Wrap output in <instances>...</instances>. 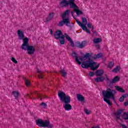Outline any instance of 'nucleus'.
Segmentation results:
<instances>
[{"label": "nucleus", "instance_id": "1", "mask_svg": "<svg viewBox=\"0 0 128 128\" xmlns=\"http://www.w3.org/2000/svg\"><path fill=\"white\" fill-rule=\"evenodd\" d=\"M54 37L56 40H59L60 44H64V38H66V40L70 42L71 46L74 47V43L72 38L66 33L64 34H62V32L60 30H58L54 33Z\"/></svg>", "mask_w": 128, "mask_h": 128}, {"label": "nucleus", "instance_id": "2", "mask_svg": "<svg viewBox=\"0 0 128 128\" xmlns=\"http://www.w3.org/2000/svg\"><path fill=\"white\" fill-rule=\"evenodd\" d=\"M115 90L108 88L106 90L102 91V94L104 96L103 100L105 102H106L108 106H112V104L110 100V98H112L113 100H114L116 99L114 98V94H116Z\"/></svg>", "mask_w": 128, "mask_h": 128}, {"label": "nucleus", "instance_id": "3", "mask_svg": "<svg viewBox=\"0 0 128 128\" xmlns=\"http://www.w3.org/2000/svg\"><path fill=\"white\" fill-rule=\"evenodd\" d=\"M70 11L69 10H66L62 15V20L59 22L58 26H64V24L66 26H70V18H66V16H70Z\"/></svg>", "mask_w": 128, "mask_h": 128}, {"label": "nucleus", "instance_id": "4", "mask_svg": "<svg viewBox=\"0 0 128 128\" xmlns=\"http://www.w3.org/2000/svg\"><path fill=\"white\" fill-rule=\"evenodd\" d=\"M22 50H27L28 54H34L36 52V48L28 44V38H26L24 40V43L21 46Z\"/></svg>", "mask_w": 128, "mask_h": 128}, {"label": "nucleus", "instance_id": "5", "mask_svg": "<svg viewBox=\"0 0 128 128\" xmlns=\"http://www.w3.org/2000/svg\"><path fill=\"white\" fill-rule=\"evenodd\" d=\"M36 124L40 128H54V124H50V122L48 120H46L45 121H44V120L42 119H38L36 120Z\"/></svg>", "mask_w": 128, "mask_h": 128}, {"label": "nucleus", "instance_id": "6", "mask_svg": "<svg viewBox=\"0 0 128 128\" xmlns=\"http://www.w3.org/2000/svg\"><path fill=\"white\" fill-rule=\"evenodd\" d=\"M96 62H90V60H88L87 61H85L82 62V64L81 66L83 68H90L92 70H98V68L99 65L96 66Z\"/></svg>", "mask_w": 128, "mask_h": 128}, {"label": "nucleus", "instance_id": "7", "mask_svg": "<svg viewBox=\"0 0 128 128\" xmlns=\"http://www.w3.org/2000/svg\"><path fill=\"white\" fill-rule=\"evenodd\" d=\"M58 96L60 98V100L64 102V104L70 103V96L66 94V93L64 92H61L58 93Z\"/></svg>", "mask_w": 128, "mask_h": 128}, {"label": "nucleus", "instance_id": "8", "mask_svg": "<svg viewBox=\"0 0 128 128\" xmlns=\"http://www.w3.org/2000/svg\"><path fill=\"white\" fill-rule=\"evenodd\" d=\"M86 44H88V42L86 40L82 41V42L80 41H77L75 42V46L79 48H84Z\"/></svg>", "mask_w": 128, "mask_h": 128}, {"label": "nucleus", "instance_id": "9", "mask_svg": "<svg viewBox=\"0 0 128 128\" xmlns=\"http://www.w3.org/2000/svg\"><path fill=\"white\" fill-rule=\"evenodd\" d=\"M90 53H86L85 55L82 56L81 57H79V60H81V62H84L86 60H88V58L89 60H90Z\"/></svg>", "mask_w": 128, "mask_h": 128}, {"label": "nucleus", "instance_id": "10", "mask_svg": "<svg viewBox=\"0 0 128 128\" xmlns=\"http://www.w3.org/2000/svg\"><path fill=\"white\" fill-rule=\"evenodd\" d=\"M18 36L19 38V40H23V44H24V40H25L26 38H24V31L22 30H18L17 32Z\"/></svg>", "mask_w": 128, "mask_h": 128}, {"label": "nucleus", "instance_id": "11", "mask_svg": "<svg viewBox=\"0 0 128 128\" xmlns=\"http://www.w3.org/2000/svg\"><path fill=\"white\" fill-rule=\"evenodd\" d=\"M72 56L73 58H76V62L78 64H82V62H80V60H78V54L76 52H73L72 54Z\"/></svg>", "mask_w": 128, "mask_h": 128}, {"label": "nucleus", "instance_id": "12", "mask_svg": "<svg viewBox=\"0 0 128 128\" xmlns=\"http://www.w3.org/2000/svg\"><path fill=\"white\" fill-rule=\"evenodd\" d=\"M34 94H35V96H37L38 98H40V100H42V98H46V95L40 94V92L38 91H36L35 92H34Z\"/></svg>", "mask_w": 128, "mask_h": 128}, {"label": "nucleus", "instance_id": "13", "mask_svg": "<svg viewBox=\"0 0 128 128\" xmlns=\"http://www.w3.org/2000/svg\"><path fill=\"white\" fill-rule=\"evenodd\" d=\"M60 6L62 8H65L68 6V2L66 0H62L60 3Z\"/></svg>", "mask_w": 128, "mask_h": 128}, {"label": "nucleus", "instance_id": "14", "mask_svg": "<svg viewBox=\"0 0 128 128\" xmlns=\"http://www.w3.org/2000/svg\"><path fill=\"white\" fill-rule=\"evenodd\" d=\"M63 108H64L65 110H70L72 108V105H70V103L63 104Z\"/></svg>", "mask_w": 128, "mask_h": 128}, {"label": "nucleus", "instance_id": "15", "mask_svg": "<svg viewBox=\"0 0 128 128\" xmlns=\"http://www.w3.org/2000/svg\"><path fill=\"white\" fill-rule=\"evenodd\" d=\"M102 74H104V70H98L95 72V76H102Z\"/></svg>", "mask_w": 128, "mask_h": 128}, {"label": "nucleus", "instance_id": "16", "mask_svg": "<svg viewBox=\"0 0 128 128\" xmlns=\"http://www.w3.org/2000/svg\"><path fill=\"white\" fill-rule=\"evenodd\" d=\"M96 82H102L104 80V77L100 76L94 78Z\"/></svg>", "mask_w": 128, "mask_h": 128}, {"label": "nucleus", "instance_id": "17", "mask_svg": "<svg viewBox=\"0 0 128 128\" xmlns=\"http://www.w3.org/2000/svg\"><path fill=\"white\" fill-rule=\"evenodd\" d=\"M68 4H70L71 8H76L78 7L76 3H74V1L68 2Z\"/></svg>", "mask_w": 128, "mask_h": 128}, {"label": "nucleus", "instance_id": "18", "mask_svg": "<svg viewBox=\"0 0 128 128\" xmlns=\"http://www.w3.org/2000/svg\"><path fill=\"white\" fill-rule=\"evenodd\" d=\"M74 12L76 13V14H77V16H80V14H82V12L80 10L78 7L74 8Z\"/></svg>", "mask_w": 128, "mask_h": 128}, {"label": "nucleus", "instance_id": "19", "mask_svg": "<svg viewBox=\"0 0 128 128\" xmlns=\"http://www.w3.org/2000/svg\"><path fill=\"white\" fill-rule=\"evenodd\" d=\"M54 12H52L50 13L48 18H46L47 22H50V20H52L54 17Z\"/></svg>", "mask_w": 128, "mask_h": 128}, {"label": "nucleus", "instance_id": "20", "mask_svg": "<svg viewBox=\"0 0 128 128\" xmlns=\"http://www.w3.org/2000/svg\"><path fill=\"white\" fill-rule=\"evenodd\" d=\"M122 110H119L117 111L116 114H115L117 120H120V114H122Z\"/></svg>", "mask_w": 128, "mask_h": 128}, {"label": "nucleus", "instance_id": "21", "mask_svg": "<svg viewBox=\"0 0 128 128\" xmlns=\"http://www.w3.org/2000/svg\"><path fill=\"white\" fill-rule=\"evenodd\" d=\"M12 94L15 98V100H18V96H20V92L18 91H12Z\"/></svg>", "mask_w": 128, "mask_h": 128}, {"label": "nucleus", "instance_id": "22", "mask_svg": "<svg viewBox=\"0 0 128 128\" xmlns=\"http://www.w3.org/2000/svg\"><path fill=\"white\" fill-rule=\"evenodd\" d=\"M77 99L80 102H84L85 100L84 97V96H82V95L80 94H77Z\"/></svg>", "mask_w": 128, "mask_h": 128}, {"label": "nucleus", "instance_id": "23", "mask_svg": "<svg viewBox=\"0 0 128 128\" xmlns=\"http://www.w3.org/2000/svg\"><path fill=\"white\" fill-rule=\"evenodd\" d=\"M120 80V77L118 76H115L112 80L110 82L111 84H116V82Z\"/></svg>", "mask_w": 128, "mask_h": 128}, {"label": "nucleus", "instance_id": "24", "mask_svg": "<svg viewBox=\"0 0 128 128\" xmlns=\"http://www.w3.org/2000/svg\"><path fill=\"white\" fill-rule=\"evenodd\" d=\"M37 72L38 73V77L39 78H44V74L42 71H40L37 69Z\"/></svg>", "mask_w": 128, "mask_h": 128}, {"label": "nucleus", "instance_id": "25", "mask_svg": "<svg viewBox=\"0 0 128 128\" xmlns=\"http://www.w3.org/2000/svg\"><path fill=\"white\" fill-rule=\"evenodd\" d=\"M115 88L118 92H124V90L119 86H115Z\"/></svg>", "mask_w": 128, "mask_h": 128}, {"label": "nucleus", "instance_id": "26", "mask_svg": "<svg viewBox=\"0 0 128 128\" xmlns=\"http://www.w3.org/2000/svg\"><path fill=\"white\" fill-rule=\"evenodd\" d=\"M102 40L101 38H96L94 40V44H100V42H102Z\"/></svg>", "mask_w": 128, "mask_h": 128}, {"label": "nucleus", "instance_id": "27", "mask_svg": "<svg viewBox=\"0 0 128 128\" xmlns=\"http://www.w3.org/2000/svg\"><path fill=\"white\" fill-rule=\"evenodd\" d=\"M102 57V54L99 53L96 55H95L94 57V60H96V58H100Z\"/></svg>", "mask_w": 128, "mask_h": 128}, {"label": "nucleus", "instance_id": "28", "mask_svg": "<svg viewBox=\"0 0 128 128\" xmlns=\"http://www.w3.org/2000/svg\"><path fill=\"white\" fill-rule=\"evenodd\" d=\"M119 70H120V66H117L112 70V72H118Z\"/></svg>", "mask_w": 128, "mask_h": 128}, {"label": "nucleus", "instance_id": "29", "mask_svg": "<svg viewBox=\"0 0 128 128\" xmlns=\"http://www.w3.org/2000/svg\"><path fill=\"white\" fill-rule=\"evenodd\" d=\"M60 74H62V76L64 78L66 76V70H61L60 71Z\"/></svg>", "mask_w": 128, "mask_h": 128}, {"label": "nucleus", "instance_id": "30", "mask_svg": "<svg viewBox=\"0 0 128 128\" xmlns=\"http://www.w3.org/2000/svg\"><path fill=\"white\" fill-rule=\"evenodd\" d=\"M126 98V95H122L120 98H119V101L120 102H124V98Z\"/></svg>", "mask_w": 128, "mask_h": 128}, {"label": "nucleus", "instance_id": "31", "mask_svg": "<svg viewBox=\"0 0 128 128\" xmlns=\"http://www.w3.org/2000/svg\"><path fill=\"white\" fill-rule=\"evenodd\" d=\"M82 22L83 24H88V20H86V18H82Z\"/></svg>", "mask_w": 128, "mask_h": 128}, {"label": "nucleus", "instance_id": "32", "mask_svg": "<svg viewBox=\"0 0 128 128\" xmlns=\"http://www.w3.org/2000/svg\"><path fill=\"white\" fill-rule=\"evenodd\" d=\"M124 115L122 116V118L124 119V120H128V114H126V112H124Z\"/></svg>", "mask_w": 128, "mask_h": 128}, {"label": "nucleus", "instance_id": "33", "mask_svg": "<svg viewBox=\"0 0 128 128\" xmlns=\"http://www.w3.org/2000/svg\"><path fill=\"white\" fill-rule=\"evenodd\" d=\"M25 84L27 86H30V82L28 79H25Z\"/></svg>", "mask_w": 128, "mask_h": 128}, {"label": "nucleus", "instance_id": "34", "mask_svg": "<svg viewBox=\"0 0 128 128\" xmlns=\"http://www.w3.org/2000/svg\"><path fill=\"white\" fill-rule=\"evenodd\" d=\"M114 66V62H110L108 64V68H112V66Z\"/></svg>", "mask_w": 128, "mask_h": 128}, {"label": "nucleus", "instance_id": "35", "mask_svg": "<svg viewBox=\"0 0 128 128\" xmlns=\"http://www.w3.org/2000/svg\"><path fill=\"white\" fill-rule=\"evenodd\" d=\"M40 106H43V108H46V107L48 106V104L44 102H42V104H40Z\"/></svg>", "mask_w": 128, "mask_h": 128}, {"label": "nucleus", "instance_id": "36", "mask_svg": "<svg viewBox=\"0 0 128 128\" xmlns=\"http://www.w3.org/2000/svg\"><path fill=\"white\" fill-rule=\"evenodd\" d=\"M80 28H82L83 30H85V31H86L88 28L86 26V25H84V24Z\"/></svg>", "mask_w": 128, "mask_h": 128}, {"label": "nucleus", "instance_id": "37", "mask_svg": "<svg viewBox=\"0 0 128 128\" xmlns=\"http://www.w3.org/2000/svg\"><path fill=\"white\" fill-rule=\"evenodd\" d=\"M76 22L78 24V26H82L84 24L82 23V22L78 21V20H76Z\"/></svg>", "mask_w": 128, "mask_h": 128}, {"label": "nucleus", "instance_id": "38", "mask_svg": "<svg viewBox=\"0 0 128 128\" xmlns=\"http://www.w3.org/2000/svg\"><path fill=\"white\" fill-rule=\"evenodd\" d=\"M88 75L90 76V78H92V76H94V72H90L88 73Z\"/></svg>", "mask_w": 128, "mask_h": 128}, {"label": "nucleus", "instance_id": "39", "mask_svg": "<svg viewBox=\"0 0 128 128\" xmlns=\"http://www.w3.org/2000/svg\"><path fill=\"white\" fill-rule=\"evenodd\" d=\"M11 60L12 62H14V64H18V60H16L14 58L12 57L11 58Z\"/></svg>", "mask_w": 128, "mask_h": 128}, {"label": "nucleus", "instance_id": "40", "mask_svg": "<svg viewBox=\"0 0 128 128\" xmlns=\"http://www.w3.org/2000/svg\"><path fill=\"white\" fill-rule=\"evenodd\" d=\"M84 112L86 114H90V111L88 110V109H84Z\"/></svg>", "mask_w": 128, "mask_h": 128}, {"label": "nucleus", "instance_id": "41", "mask_svg": "<svg viewBox=\"0 0 128 128\" xmlns=\"http://www.w3.org/2000/svg\"><path fill=\"white\" fill-rule=\"evenodd\" d=\"M26 98H32V94H27L25 96Z\"/></svg>", "mask_w": 128, "mask_h": 128}, {"label": "nucleus", "instance_id": "42", "mask_svg": "<svg viewBox=\"0 0 128 128\" xmlns=\"http://www.w3.org/2000/svg\"><path fill=\"white\" fill-rule=\"evenodd\" d=\"M87 26L88 28H92V24L90 23H88L87 24Z\"/></svg>", "mask_w": 128, "mask_h": 128}, {"label": "nucleus", "instance_id": "43", "mask_svg": "<svg viewBox=\"0 0 128 128\" xmlns=\"http://www.w3.org/2000/svg\"><path fill=\"white\" fill-rule=\"evenodd\" d=\"M121 126H122V128H128V126H126L125 124H121Z\"/></svg>", "mask_w": 128, "mask_h": 128}, {"label": "nucleus", "instance_id": "44", "mask_svg": "<svg viewBox=\"0 0 128 128\" xmlns=\"http://www.w3.org/2000/svg\"><path fill=\"white\" fill-rule=\"evenodd\" d=\"M124 106H128V101L124 102Z\"/></svg>", "mask_w": 128, "mask_h": 128}, {"label": "nucleus", "instance_id": "45", "mask_svg": "<svg viewBox=\"0 0 128 128\" xmlns=\"http://www.w3.org/2000/svg\"><path fill=\"white\" fill-rule=\"evenodd\" d=\"M85 32H86L88 34H90V30L88 28L86 30Z\"/></svg>", "mask_w": 128, "mask_h": 128}, {"label": "nucleus", "instance_id": "46", "mask_svg": "<svg viewBox=\"0 0 128 128\" xmlns=\"http://www.w3.org/2000/svg\"><path fill=\"white\" fill-rule=\"evenodd\" d=\"M105 76L107 80H110V78H108V75L106 74Z\"/></svg>", "mask_w": 128, "mask_h": 128}, {"label": "nucleus", "instance_id": "47", "mask_svg": "<svg viewBox=\"0 0 128 128\" xmlns=\"http://www.w3.org/2000/svg\"><path fill=\"white\" fill-rule=\"evenodd\" d=\"M92 128H100V126H93Z\"/></svg>", "mask_w": 128, "mask_h": 128}, {"label": "nucleus", "instance_id": "48", "mask_svg": "<svg viewBox=\"0 0 128 128\" xmlns=\"http://www.w3.org/2000/svg\"><path fill=\"white\" fill-rule=\"evenodd\" d=\"M76 2V0H69L68 2Z\"/></svg>", "mask_w": 128, "mask_h": 128}, {"label": "nucleus", "instance_id": "49", "mask_svg": "<svg viewBox=\"0 0 128 128\" xmlns=\"http://www.w3.org/2000/svg\"><path fill=\"white\" fill-rule=\"evenodd\" d=\"M50 32L51 34H52V30H50Z\"/></svg>", "mask_w": 128, "mask_h": 128}, {"label": "nucleus", "instance_id": "50", "mask_svg": "<svg viewBox=\"0 0 128 128\" xmlns=\"http://www.w3.org/2000/svg\"><path fill=\"white\" fill-rule=\"evenodd\" d=\"M74 11L71 12V14H72V16H74Z\"/></svg>", "mask_w": 128, "mask_h": 128}, {"label": "nucleus", "instance_id": "51", "mask_svg": "<svg viewBox=\"0 0 128 128\" xmlns=\"http://www.w3.org/2000/svg\"><path fill=\"white\" fill-rule=\"evenodd\" d=\"M97 48H100V46L99 45H97Z\"/></svg>", "mask_w": 128, "mask_h": 128}, {"label": "nucleus", "instance_id": "52", "mask_svg": "<svg viewBox=\"0 0 128 128\" xmlns=\"http://www.w3.org/2000/svg\"><path fill=\"white\" fill-rule=\"evenodd\" d=\"M92 30H94V26H92Z\"/></svg>", "mask_w": 128, "mask_h": 128}, {"label": "nucleus", "instance_id": "53", "mask_svg": "<svg viewBox=\"0 0 128 128\" xmlns=\"http://www.w3.org/2000/svg\"><path fill=\"white\" fill-rule=\"evenodd\" d=\"M116 106H118V104H116Z\"/></svg>", "mask_w": 128, "mask_h": 128}]
</instances>
